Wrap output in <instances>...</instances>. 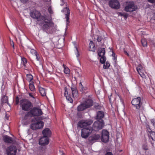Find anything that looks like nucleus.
<instances>
[{
	"label": "nucleus",
	"mask_w": 155,
	"mask_h": 155,
	"mask_svg": "<svg viewBox=\"0 0 155 155\" xmlns=\"http://www.w3.org/2000/svg\"><path fill=\"white\" fill-rule=\"evenodd\" d=\"M20 1L22 3L24 4L26 3L28 1V0H20Z\"/></svg>",
	"instance_id": "obj_48"
},
{
	"label": "nucleus",
	"mask_w": 155,
	"mask_h": 155,
	"mask_svg": "<svg viewBox=\"0 0 155 155\" xmlns=\"http://www.w3.org/2000/svg\"><path fill=\"white\" fill-rule=\"evenodd\" d=\"M32 114V115L34 117H39L42 115L43 112L40 106L32 107L30 110Z\"/></svg>",
	"instance_id": "obj_7"
},
{
	"label": "nucleus",
	"mask_w": 155,
	"mask_h": 155,
	"mask_svg": "<svg viewBox=\"0 0 155 155\" xmlns=\"http://www.w3.org/2000/svg\"><path fill=\"white\" fill-rule=\"evenodd\" d=\"M96 49L94 44L92 41H91L89 43V50L92 51H94Z\"/></svg>",
	"instance_id": "obj_24"
},
{
	"label": "nucleus",
	"mask_w": 155,
	"mask_h": 155,
	"mask_svg": "<svg viewBox=\"0 0 155 155\" xmlns=\"http://www.w3.org/2000/svg\"><path fill=\"white\" fill-rule=\"evenodd\" d=\"M63 12H64V14H65V18L66 19L67 25H68L70 22L69 19L70 14V11L68 8L66 7L63 8Z\"/></svg>",
	"instance_id": "obj_13"
},
{
	"label": "nucleus",
	"mask_w": 155,
	"mask_h": 155,
	"mask_svg": "<svg viewBox=\"0 0 155 155\" xmlns=\"http://www.w3.org/2000/svg\"><path fill=\"white\" fill-rule=\"evenodd\" d=\"M153 16H154V17L155 18V13H154Z\"/></svg>",
	"instance_id": "obj_59"
},
{
	"label": "nucleus",
	"mask_w": 155,
	"mask_h": 155,
	"mask_svg": "<svg viewBox=\"0 0 155 155\" xmlns=\"http://www.w3.org/2000/svg\"><path fill=\"white\" fill-rule=\"evenodd\" d=\"M100 57H101V58H100V61L101 63V64H103L105 62V61L106 60V57L104 56H103Z\"/></svg>",
	"instance_id": "obj_37"
},
{
	"label": "nucleus",
	"mask_w": 155,
	"mask_h": 155,
	"mask_svg": "<svg viewBox=\"0 0 155 155\" xmlns=\"http://www.w3.org/2000/svg\"><path fill=\"white\" fill-rule=\"evenodd\" d=\"M29 15L33 19H37L38 21H41L42 20H45V15H42L39 11L35 9L31 11Z\"/></svg>",
	"instance_id": "obj_5"
},
{
	"label": "nucleus",
	"mask_w": 155,
	"mask_h": 155,
	"mask_svg": "<svg viewBox=\"0 0 155 155\" xmlns=\"http://www.w3.org/2000/svg\"><path fill=\"white\" fill-rule=\"evenodd\" d=\"M105 155H113V154L111 152H107L105 154Z\"/></svg>",
	"instance_id": "obj_50"
},
{
	"label": "nucleus",
	"mask_w": 155,
	"mask_h": 155,
	"mask_svg": "<svg viewBox=\"0 0 155 155\" xmlns=\"http://www.w3.org/2000/svg\"><path fill=\"white\" fill-rule=\"evenodd\" d=\"M146 127L147 129V133L152 130L150 128V126L148 124H147Z\"/></svg>",
	"instance_id": "obj_41"
},
{
	"label": "nucleus",
	"mask_w": 155,
	"mask_h": 155,
	"mask_svg": "<svg viewBox=\"0 0 155 155\" xmlns=\"http://www.w3.org/2000/svg\"><path fill=\"white\" fill-rule=\"evenodd\" d=\"M119 14H120V15L121 16H124V14H125V13H122L120 12V13H119Z\"/></svg>",
	"instance_id": "obj_55"
},
{
	"label": "nucleus",
	"mask_w": 155,
	"mask_h": 155,
	"mask_svg": "<svg viewBox=\"0 0 155 155\" xmlns=\"http://www.w3.org/2000/svg\"><path fill=\"white\" fill-rule=\"evenodd\" d=\"M42 21L40 24L41 26V29L44 31L48 34H51L53 32V29L52 28L54 25V23L51 20H48L45 18V20H42Z\"/></svg>",
	"instance_id": "obj_2"
},
{
	"label": "nucleus",
	"mask_w": 155,
	"mask_h": 155,
	"mask_svg": "<svg viewBox=\"0 0 155 155\" xmlns=\"http://www.w3.org/2000/svg\"><path fill=\"white\" fill-rule=\"evenodd\" d=\"M109 134L106 130H103L102 132L101 139V140L105 143L107 142L109 140Z\"/></svg>",
	"instance_id": "obj_12"
},
{
	"label": "nucleus",
	"mask_w": 155,
	"mask_h": 155,
	"mask_svg": "<svg viewBox=\"0 0 155 155\" xmlns=\"http://www.w3.org/2000/svg\"><path fill=\"white\" fill-rule=\"evenodd\" d=\"M102 37L101 36H98L97 38V40L98 42H100L102 40Z\"/></svg>",
	"instance_id": "obj_46"
},
{
	"label": "nucleus",
	"mask_w": 155,
	"mask_h": 155,
	"mask_svg": "<svg viewBox=\"0 0 155 155\" xmlns=\"http://www.w3.org/2000/svg\"><path fill=\"white\" fill-rule=\"evenodd\" d=\"M4 141L6 143H11L13 142L12 138L7 135H5L3 137Z\"/></svg>",
	"instance_id": "obj_19"
},
{
	"label": "nucleus",
	"mask_w": 155,
	"mask_h": 155,
	"mask_svg": "<svg viewBox=\"0 0 155 155\" xmlns=\"http://www.w3.org/2000/svg\"><path fill=\"white\" fill-rule=\"evenodd\" d=\"M48 11L49 13L50 14H53V12L52 9V8L51 6H50L48 9Z\"/></svg>",
	"instance_id": "obj_39"
},
{
	"label": "nucleus",
	"mask_w": 155,
	"mask_h": 155,
	"mask_svg": "<svg viewBox=\"0 0 155 155\" xmlns=\"http://www.w3.org/2000/svg\"><path fill=\"white\" fill-rule=\"evenodd\" d=\"M150 122L151 124L153 126V127L155 128V121L154 119H153L151 120Z\"/></svg>",
	"instance_id": "obj_43"
},
{
	"label": "nucleus",
	"mask_w": 155,
	"mask_h": 155,
	"mask_svg": "<svg viewBox=\"0 0 155 155\" xmlns=\"http://www.w3.org/2000/svg\"><path fill=\"white\" fill-rule=\"evenodd\" d=\"M137 70L141 77L143 78H145L146 76L143 73V67L140 64H139L138 66L137 67Z\"/></svg>",
	"instance_id": "obj_15"
},
{
	"label": "nucleus",
	"mask_w": 155,
	"mask_h": 155,
	"mask_svg": "<svg viewBox=\"0 0 155 155\" xmlns=\"http://www.w3.org/2000/svg\"><path fill=\"white\" fill-rule=\"evenodd\" d=\"M7 103L8 105H9V104L8 102V97L6 96H3L2 98V104Z\"/></svg>",
	"instance_id": "obj_26"
},
{
	"label": "nucleus",
	"mask_w": 155,
	"mask_h": 155,
	"mask_svg": "<svg viewBox=\"0 0 155 155\" xmlns=\"http://www.w3.org/2000/svg\"><path fill=\"white\" fill-rule=\"evenodd\" d=\"M104 117V112L101 111H98L97 113L96 116V119H102Z\"/></svg>",
	"instance_id": "obj_22"
},
{
	"label": "nucleus",
	"mask_w": 155,
	"mask_h": 155,
	"mask_svg": "<svg viewBox=\"0 0 155 155\" xmlns=\"http://www.w3.org/2000/svg\"><path fill=\"white\" fill-rule=\"evenodd\" d=\"M103 64V68L105 69H108L110 65V64L107 62H105Z\"/></svg>",
	"instance_id": "obj_36"
},
{
	"label": "nucleus",
	"mask_w": 155,
	"mask_h": 155,
	"mask_svg": "<svg viewBox=\"0 0 155 155\" xmlns=\"http://www.w3.org/2000/svg\"><path fill=\"white\" fill-rule=\"evenodd\" d=\"M71 90L72 93V96L74 97H76L78 95V92L75 88L71 87Z\"/></svg>",
	"instance_id": "obj_27"
},
{
	"label": "nucleus",
	"mask_w": 155,
	"mask_h": 155,
	"mask_svg": "<svg viewBox=\"0 0 155 155\" xmlns=\"http://www.w3.org/2000/svg\"><path fill=\"white\" fill-rule=\"evenodd\" d=\"M17 149L16 146L11 145L7 147L6 150L7 155H16Z\"/></svg>",
	"instance_id": "obj_8"
},
{
	"label": "nucleus",
	"mask_w": 155,
	"mask_h": 155,
	"mask_svg": "<svg viewBox=\"0 0 155 155\" xmlns=\"http://www.w3.org/2000/svg\"><path fill=\"white\" fill-rule=\"evenodd\" d=\"M124 17L125 19H127L128 17V15L127 13H125L124 15Z\"/></svg>",
	"instance_id": "obj_51"
},
{
	"label": "nucleus",
	"mask_w": 155,
	"mask_h": 155,
	"mask_svg": "<svg viewBox=\"0 0 155 155\" xmlns=\"http://www.w3.org/2000/svg\"><path fill=\"white\" fill-rule=\"evenodd\" d=\"M5 118H6L7 120H8V119L9 118V117H8L6 115L5 116Z\"/></svg>",
	"instance_id": "obj_57"
},
{
	"label": "nucleus",
	"mask_w": 155,
	"mask_h": 155,
	"mask_svg": "<svg viewBox=\"0 0 155 155\" xmlns=\"http://www.w3.org/2000/svg\"><path fill=\"white\" fill-rule=\"evenodd\" d=\"M45 147H44V148H43V149L44 150H45Z\"/></svg>",
	"instance_id": "obj_60"
},
{
	"label": "nucleus",
	"mask_w": 155,
	"mask_h": 155,
	"mask_svg": "<svg viewBox=\"0 0 155 155\" xmlns=\"http://www.w3.org/2000/svg\"><path fill=\"white\" fill-rule=\"evenodd\" d=\"M148 1L150 3H155V0H148Z\"/></svg>",
	"instance_id": "obj_52"
},
{
	"label": "nucleus",
	"mask_w": 155,
	"mask_h": 155,
	"mask_svg": "<svg viewBox=\"0 0 155 155\" xmlns=\"http://www.w3.org/2000/svg\"><path fill=\"white\" fill-rule=\"evenodd\" d=\"M94 107L95 109H100L101 108V107L100 105H99L98 104H97L95 105H94Z\"/></svg>",
	"instance_id": "obj_45"
},
{
	"label": "nucleus",
	"mask_w": 155,
	"mask_h": 155,
	"mask_svg": "<svg viewBox=\"0 0 155 155\" xmlns=\"http://www.w3.org/2000/svg\"><path fill=\"white\" fill-rule=\"evenodd\" d=\"M124 52H126V54H127V55L129 56V54H128L127 53V52L125 51Z\"/></svg>",
	"instance_id": "obj_58"
},
{
	"label": "nucleus",
	"mask_w": 155,
	"mask_h": 155,
	"mask_svg": "<svg viewBox=\"0 0 155 155\" xmlns=\"http://www.w3.org/2000/svg\"><path fill=\"white\" fill-rule=\"evenodd\" d=\"M104 126V122L102 119L98 120L94 122L92 129L95 131H98L103 128Z\"/></svg>",
	"instance_id": "obj_6"
},
{
	"label": "nucleus",
	"mask_w": 155,
	"mask_h": 155,
	"mask_svg": "<svg viewBox=\"0 0 155 155\" xmlns=\"http://www.w3.org/2000/svg\"><path fill=\"white\" fill-rule=\"evenodd\" d=\"M49 143V139L48 137L43 136L39 140V144L42 146H45L48 144Z\"/></svg>",
	"instance_id": "obj_14"
},
{
	"label": "nucleus",
	"mask_w": 155,
	"mask_h": 155,
	"mask_svg": "<svg viewBox=\"0 0 155 155\" xmlns=\"http://www.w3.org/2000/svg\"><path fill=\"white\" fill-rule=\"evenodd\" d=\"M39 91L42 96H44L46 95V92L45 90L41 87L39 88Z\"/></svg>",
	"instance_id": "obj_29"
},
{
	"label": "nucleus",
	"mask_w": 155,
	"mask_h": 155,
	"mask_svg": "<svg viewBox=\"0 0 155 155\" xmlns=\"http://www.w3.org/2000/svg\"><path fill=\"white\" fill-rule=\"evenodd\" d=\"M33 79V77L31 74H27L26 75V79L30 83L31 82H33V81H32V80Z\"/></svg>",
	"instance_id": "obj_28"
},
{
	"label": "nucleus",
	"mask_w": 155,
	"mask_h": 155,
	"mask_svg": "<svg viewBox=\"0 0 155 155\" xmlns=\"http://www.w3.org/2000/svg\"><path fill=\"white\" fill-rule=\"evenodd\" d=\"M109 5L111 8L118 9L120 8V5L117 0H110L109 2Z\"/></svg>",
	"instance_id": "obj_9"
},
{
	"label": "nucleus",
	"mask_w": 155,
	"mask_h": 155,
	"mask_svg": "<svg viewBox=\"0 0 155 155\" xmlns=\"http://www.w3.org/2000/svg\"><path fill=\"white\" fill-rule=\"evenodd\" d=\"M76 48V52H75V54L76 55L77 57L78 58L79 57L80 54H79V52L78 51V48L76 47H75Z\"/></svg>",
	"instance_id": "obj_42"
},
{
	"label": "nucleus",
	"mask_w": 155,
	"mask_h": 155,
	"mask_svg": "<svg viewBox=\"0 0 155 155\" xmlns=\"http://www.w3.org/2000/svg\"><path fill=\"white\" fill-rule=\"evenodd\" d=\"M31 53L33 55H35L36 54L38 53L36 50L34 49H31L30 51Z\"/></svg>",
	"instance_id": "obj_38"
},
{
	"label": "nucleus",
	"mask_w": 155,
	"mask_h": 155,
	"mask_svg": "<svg viewBox=\"0 0 155 155\" xmlns=\"http://www.w3.org/2000/svg\"><path fill=\"white\" fill-rule=\"evenodd\" d=\"M19 103V97L17 96L15 98V104L16 105H18Z\"/></svg>",
	"instance_id": "obj_44"
},
{
	"label": "nucleus",
	"mask_w": 155,
	"mask_h": 155,
	"mask_svg": "<svg viewBox=\"0 0 155 155\" xmlns=\"http://www.w3.org/2000/svg\"><path fill=\"white\" fill-rule=\"evenodd\" d=\"M51 131L48 128L44 129L42 132L43 136L48 137V138L51 136Z\"/></svg>",
	"instance_id": "obj_18"
},
{
	"label": "nucleus",
	"mask_w": 155,
	"mask_h": 155,
	"mask_svg": "<svg viewBox=\"0 0 155 155\" xmlns=\"http://www.w3.org/2000/svg\"><path fill=\"white\" fill-rule=\"evenodd\" d=\"M152 144L153 145V143H152Z\"/></svg>",
	"instance_id": "obj_61"
},
{
	"label": "nucleus",
	"mask_w": 155,
	"mask_h": 155,
	"mask_svg": "<svg viewBox=\"0 0 155 155\" xmlns=\"http://www.w3.org/2000/svg\"><path fill=\"white\" fill-rule=\"evenodd\" d=\"M137 8V6L132 2H129L125 7L124 10L127 12H132L136 10Z\"/></svg>",
	"instance_id": "obj_11"
},
{
	"label": "nucleus",
	"mask_w": 155,
	"mask_h": 155,
	"mask_svg": "<svg viewBox=\"0 0 155 155\" xmlns=\"http://www.w3.org/2000/svg\"><path fill=\"white\" fill-rule=\"evenodd\" d=\"M33 117L32 115V114L30 110L28 111V112H27L26 114H25L24 118L25 119H27V118L29 117Z\"/></svg>",
	"instance_id": "obj_32"
},
{
	"label": "nucleus",
	"mask_w": 155,
	"mask_h": 155,
	"mask_svg": "<svg viewBox=\"0 0 155 155\" xmlns=\"http://www.w3.org/2000/svg\"><path fill=\"white\" fill-rule=\"evenodd\" d=\"M29 86V89L31 91H33L35 90V87L34 84L33 82L30 83Z\"/></svg>",
	"instance_id": "obj_31"
},
{
	"label": "nucleus",
	"mask_w": 155,
	"mask_h": 155,
	"mask_svg": "<svg viewBox=\"0 0 155 155\" xmlns=\"http://www.w3.org/2000/svg\"><path fill=\"white\" fill-rule=\"evenodd\" d=\"M63 67L64 68V72L67 74H69L70 73V70L69 68L66 67L64 64L63 65Z\"/></svg>",
	"instance_id": "obj_30"
},
{
	"label": "nucleus",
	"mask_w": 155,
	"mask_h": 155,
	"mask_svg": "<svg viewBox=\"0 0 155 155\" xmlns=\"http://www.w3.org/2000/svg\"><path fill=\"white\" fill-rule=\"evenodd\" d=\"M65 92L64 93V96L66 97L67 100H68L70 103H72L73 100L71 97V94L69 93L66 87L64 88Z\"/></svg>",
	"instance_id": "obj_16"
},
{
	"label": "nucleus",
	"mask_w": 155,
	"mask_h": 155,
	"mask_svg": "<svg viewBox=\"0 0 155 155\" xmlns=\"http://www.w3.org/2000/svg\"><path fill=\"white\" fill-rule=\"evenodd\" d=\"M79 86L80 88L81 91L82 92H84L87 89V88L86 87H84L82 85L81 82L80 83Z\"/></svg>",
	"instance_id": "obj_33"
},
{
	"label": "nucleus",
	"mask_w": 155,
	"mask_h": 155,
	"mask_svg": "<svg viewBox=\"0 0 155 155\" xmlns=\"http://www.w3.org/2000/svg\"><path fill=\"white\" fill-rule=\"evenodd\" d=\"M147 134L149 138H150L152 140L155 141V132L151 130L148 132Z\"/></svg>",
	"instance_id": "obj_23"
},
{
	"label": "nucleus",
	"mask_w": 155,
	"mask_h": 155,
	"mask_svg": "<svg viewBox=\"0 0 155 155\" xmlns=\"http://www.w3.org/2000/svg\"><path fill=\"white\" fill-rule=\"evenodd\" d=\"M141 43L143 47L146 46H147V43L146 39L144 38H143L141 39Z\"/></svg>",
	"instance_id": "obj_34"
},
{
	"label": "nucleus",
	"mask_w": 155,
	"mask_h": 155,
	"mask_svg": "<svg viewBox=\"0 0 155 155\" xmlns=\"http://www.w3.org/2000/svg\"><path fill=\"white\" fill-rule=\"evenodd\" d=\"M100 135L98 134H94L90 137V140L91 141H93L98 140L100 138Z\"/></svg>",
	"instance_id": "obj_21"
},
{
	"label": "nucleus",
	"mask_w": 155,
	"mask_h": 155,
	"mask_svg": "<svg viewBox=\"0 0 155 155\" xmlns=\"http://www.w3.org/2000/svg\"><path fill=\"white\" fill-rule=\"evenodd\" d=\"M35 55L36 56V59L37 61H39L40 59V56L39 54L37 53L36 54H35Z\"/></svg>",
	"instance_id": "obj_40"
},
{
	"label": "nucleus",
	"mask_w": 155,
	"mask_h": 155,
	"mask_svg": "<svg viewBox=\"0 0 155 155\" xmlns=\"http://www.w3.org/2000/svg\"><path fill=\"white\" fill-rule=\"evenodd\" d=\"M61 2H62V3L61 4V5H63L64 4V2L63 0H61Z\"/></svg>",
	"instance_id": "obj_56"
},
{
	"label": "nucleus",
	"mask_w": 155,
	"mask_h": 155,
	"mask_svg": "<svg viewBox=\"0 0 155 155\" xmlns=\"http://www.w3.org/2000/svg\"><path fill=\"white\" fill-rule=\"evenodd\" d=\"M105 52V50L104 48H99L98 49V55L100 57L103 56L104 55Z\"/></svg>",
	"instance_id": "obj_20"
},
{
	"label": "nucleus",
	"mask_w": 155,
	"mask_h": 155,
	"mask_svg": "<svg viewBox=\"0 0 155 155\" xmlns=\"http://www.w3.org/2000/svg\"><path fill=\"white\" fill-rule=\"evenodd\" d=\"M86 109L87 108L84 105L83 103H81L77 107V110L78 111H83Z\"/></svg>",
	"instance_id": "obj_25"
},
{
	"label": "nucleus",
	"mask_w": 155,
	"mask_h": 155,
	"mask_svg": "<svg viewBox=\"0 0 155 155\" xmlns=\"http://www.w3.org/2000/svg\"><path fill=\"white\" fill-rule=\"evenodd\" d=\"M91 120H81L78 123V127L82 128L81 129V136L82 138H87L91 134L93 129L89 126L92 123Z\"/></svg>",
	"instance_id": "obj_1"
},
{
	"label": "nucleus",
	"mask_w": 155,
	"mask_h": 155,
	"mask_svg": "<svg viewBox=\"0 0 155 155\" xmlns=\"http://www.w3.org/2000/svg\"><path fill=\"white\" fill-rule=\"evenodd\" d=\"M131 103L134 107L139 111H142L144 109V107L140 97H138L136 98H134L131 101Z\"/></svg>",
	"instance_id": "obj_4"
},
{
	"label": "nucleus",
	"mask_w": 155,
	"mask_h": 155,
	"mask_svg": "<svg viewBox=\"0 0 155 155\" xmlns=\"http://www.w3.org/2000/svg\"><path fill=\"white\" fill-rule=\"evenodd\" d=\"M60 153L61 155H65V153H64L63 151L60 150Z\"/></svg>",
	"instance_id": "obj_53"
},
{
	"label": "nucleus",
	"mask_w": 155,
	"mask_h": 155,
	"mask_svg": "<svg viewBox=\"0 0 155 155\" xmlns=\"http://www.w3.org/2000/svg\"><path fill=\"white\" fill-rule=\"evenodd\" d=\"M112 55L113 57H114V60H115L116 61V57L115 56V54L113 52Z\"/></svg>",
	"instance_id": "obj_54"
},
{
	"label": "nucleus",
	"mask_w": 155,
	"mask_h": 155,
	"mask_svg": "<svg viewBox=\"0 0 155 155\" xmlns=\"http://www.w3.org/2000/svg\"><path fill=\"white\" fill-rule=\"evenodd\" d=\"M21 63H23V64L25 66H26V64L27 63V59L25 58H22L21 59Z\"/></svg>",
	"instance_id": "obj_35"
},
{
	"label": "nucleus",
	"mask_w": 155,
	"mask_h": 155,
	"mask_svg": "<svg viewBox=\"0 0 155 155\" xmlns=\"http://www.w3.org/2000/svg\"><path fill=\"white\" fill-rule=\"evenodd\" d=\"M44 125V123L42 121H38L37 122L32 124L30 126L31 129L36 130L41 128Z\"/></svg>",
	"instance_id": "obj_10"
},
{
	"label": "nucleus",
	"mask_w": 155,
	"mask_h": 155,
	"mask_svg": "<svg viewBox=\"0 0 155 155\" xmlns=\"http://www.w3.org/2000/svg\"><path fill=\"white\" fill-rule=\"evenodd\" d=\"M20 106L22 110L28 111L30 110L33 106L32 103L26 99L21 100L20 101Z\"/></svg>",
	"instance_id": "obj_3"
},
{
	"label": "nucleus",
	"mask_w": 155,
	"mask_h": 155,
	"mask_svg": "<svg viewBox=\"0 0 155 155\" xmlns=\"http://www.w3.org/2000/svg\"><path fill=\"white\" fill-rule=\"evenodd\" d=\"M76 74H77V76L78 77L81 78V74H80L79 72H77L76 73Z\"/></svg>",
	"instance_id": "obj_47"
},
{
	"label": "nucleus",
	"mask_w": 155,
	"mask_h": 155,
	"mask_svg": "<svg viewBox=\"0 0 155 155\" xmlns=\"http://www.w3.org/2000/svg\"><path fill=\"white\" fill-rule=\"evenodd\" d=\"M29 95L31 97L35 99V97H34V96L32 94V93H28Z\"/></svg>",
	"instance_id": "obj_49"
},
{
	"label": "nucleus",
	"mask_w": 155,
	"mask_h": 155,
	"mask_svg": "<svg viewBox=\"0 0 155 155\" xmlns=\"http://www.w3.org/2000/svg\"><path fill=\"white\" fill-rule=\"evenodd\" d=\"M93 101L92 99H87L84 101L83 103L86 107L88 108L93 105Z\"/></svg>",
	"instance_id": "obj_17"
}]
</instances>
